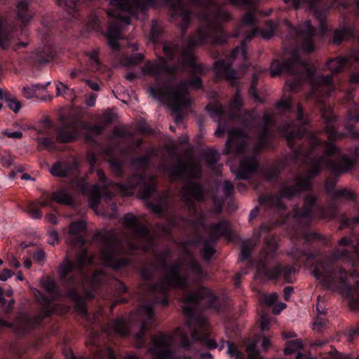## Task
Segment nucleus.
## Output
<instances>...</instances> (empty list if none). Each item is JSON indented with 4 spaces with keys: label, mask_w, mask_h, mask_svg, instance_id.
<instances>
[{
    "label": "nucleus",
    "mask_w": 359,
    "mask_h": 359,
    "mask_svg": "<svg viewBox=\"0 0 359 359\" xmlns=\"http://www.w3.org/2000/svg\"><path fill=\"white\" fill-rule=\"evenodd\" d=\"M308 126L309 121L305 118L304 109L300 104H297L296 120L288 118L279 126L281 136L286 139L291 149L290 158L294 162L307 163L309 167L308 175L305 177L297 175L282 182L276 195L260 196V205L278 212L285 210L287 205L283 198L291 201L294 197H299L303 191H310L313 187L312 178L320 175L323 167L326 166L327 159H332L336 155L339 157L337 160L340 159L343 154L335 144L336 140L346 136L359 138V130L348 123H345V133L339 132L332 124L327 123L325 130L329 141H323L310 133L307 129Z\"/></svg>",
    "instance_id": "1"
},
{
    "label": "nucleus",
    "mask_w": 359,
    "mask_h": 359,
    "mask_svg": "<svg viewBox=\"0 0 359 359\" xmlns=\"http://www.w3.org/2000/svg\"><path fill=\"white\" fill-rule=\"evenodd\" d=\"M154 152V150L150 149L144 155L131 160V165L135 172L124 183L112 182L103 170H97V177L100 184L90 185L85 181H80L77 183V189L83 194L88 195L89 205L93 209L97 208L102 198L109 203L116 194L128 196L137 192L140 198L147 201L148 206L154 212L160 214L162 211L160 203L149 201L155 194L160 196L156 177L153 175L147 177L146 175Z\"/></svg>",
    "instance_id": "2"
},
{
    "label": "nucleus",
    "mask_w": 359,
    "mask_h": 359,
    "mask_svg": "<svg viewBox=\"0 0 359 359\" xmlns=\"http://www.w3.org/2000/svg\"><path fill=\"white\" fill-rule=\"evenodd\" d=\"M61 7H65L72 18L79 19L85 13L83 8L90 7L96 0H56ZM159 4V0H109L110 8H90L87 11L88 27L97 32L103 34L107 40L109 46L114 50H119L118 40L121 38L120 22L126 25L130 23L131 18L135 14V7L146 10Z\"/></svg>",
    "instance_id": "3"
},
{
    "label": "nucleus",
    "mask_w": 359,
    "mask_h": 359,
    "mask_svg": "<svg viewBox=\"0 0 359 359\" xmlns=\"http://www.w3.org/2000/svg\"><path fill=\"white\" fill-rule=\"evenodd\" d=\"M201 24L193 35L187 37L184 46L177 42L166 41L163 46V53L168 60L172 61L179 55L184 65L190 68L192 75H202L203 67L196 62L194 49L213 41L216 44L224 45L228 43L230 35L224 28L223 24L232 19V15L220 6H215V12L210 15L203 11L197 15Z\"/></svg>",
    "instance_id": "4"
},
{
    "label": "nucleus",
    "mask_w": 359,
    "mask_h": 359,
    "mask_svg": "<svg viewBox=\"0 0 359 359\" xmlns=\"http://www.w3.org/2000/svg\"><path fill=\"white\" fill-rule=\"evenodd\" d=\"M171 254V250L168 249L158 257L159 264L165 276L150 285L152 292H158L161 295L156 298V301L166 306L169 303V292L172 290H178L183 292L182 301L184 303V312L189 316H193L194 313L190 303L197 304L203 302L208 308L217 309L218 299L212 290L203 286H201L196 291L190 290L188 276L181 274V263L176 262L172 264H168L167 259Z\"/></svg>",
    "instance_id": "5"
},
{
    "label": "nucleus",
    "mask_w": 359,
    "mask_h": 359,
    "mask_svg": "<svg viewBox=\"0 0 359 359\" xmlns=\"http://www.w3.org/2000/svg\"><path fill=\"white\" fill-rule=\"evenodd\" d=\"M287 26V33L284 43L291 49L290 57L280 61L273 60L271 64V76H279L283 73L296 77L292 81L288 83L292 92L298 90L301 86L300 76L302 72L308 67V63L300 55L299 50L306 53H312L315 50L313 38L316 34V29L310 20L305 21L299 27H295L290 22H286Z\"/></svg>",
    "instance_id": "6"
},
{
    "label": "nucleus",
    "mask_w": 359,
    "mask_h": 359,
    "mask_svg": "<svg viewBox=\"0 0 359 359\" xmlns=\"http://www.w3.org/2000/svg\"><path fill=\"white\" fill-rule=\"evenodd\" d=\"M338 244L341 247L351 246L353 252L346 248L334 250L330 256L316 261L311 273L326 290H349L351 285L348 280V271L339 266L337 261L344 259L353 262L354 257L358 255V249L347 237L341 238Z\"/></svg>",
    "instance_id": "7"
},
{
    "label": "nucleus",
    "mask_w": 359,
    "mask_h": 359,
    "mask_svg": "<svg viewBox=\"0 0 359 359\" xmlns=\"http://www.w3.org/2000/svg\"><path fill=\"white\" fill-rule=\"evenodd\" d=\"M93 263V257L87 250H82L77 254L75 261L67 255L58 267L60 281L66 289L67 297L76 304L77 309L83 315L87 314L86 299L91 300L94 299L95 295L91 291H86L84 295H81L76 285L78 278L85 277V266H90Z\"/></svg>",
    "instance_id": "8"
},
{
    "label": "nucleus",
    "mask_w": 359,
    "mask_h": 359,
    "mask_svg": "<svg viewBox=\"0 0 359 359\" xmlns=\"http://www.w3.org/2000/svg\"><path fill=\"white\" fill-rule=\"evenodd\" d=\"M156 271L157 267L154 263L143 264L138 271L140 278L145 282L147 291L153 295V298L148 302L142 304L138 310L144 318L139 322V331L134 334L140 346H143L145 344V334L155 321L154 306L156 304H159L156 301V298L160 297L161 295L158 292H152L150 288L151 284L154 283L153 282L154 274Z\"/></svg>",
    "instance_id": "9"
},
{
    "label": "nucleus",
    "mask_w": 359,
    "mask_h": 359,
    "mask_svg": "<svg viewBox=\"0 0 359 359\" xmlns=\"http://www.w3.org/2000/svg\"><path fill=\"white\" fill-rule=\"evenodd\" d=\"M170 178L175 181L186 182L182 188L180 195L182 201L190 208H195L196 201H203L205 190L203 184L187 178V167L183 163L171 166L169 169Z\"/></svg>",
    "instance_id": "10"
},
{
    "label": "nucleus",
    "mask_w": 359,
    "mask_h": 359,
    "mask_svg": "<svg viewBox=\"0 0 359 359\" xmlns=\"http://www.w3.org/2000/svg\"><path fill=\"white\" fill-rule=\"evenodd\" d=\"M264 243L270 252L263 250L262 252L264 254L263 259L258 264L259 269L262 271L264 276L270 280H277L282 279L286 283H292L293 277L296 272L295 269L292 266L283 265L281 264H278L272 268H269L267 266L269 259L275 257L278 249V244L275 238L268 235L264 238Z\"/></svg>",
    "instance_id": "11"
},
{
    "label": "nucleus",
    "mask_w": 359,
    "mask_h": 359,
    "mask_svg": "<svg viewBox=\"0 0 359 359\" xmlns=\"http://www.w3.org/2000/svg\"><path fill=\"white\" fill-rule=\"evenodd\" d=\"M86 345L90 352V356L78 357L70 350L65 353V359H118L112 347L107 344H102L100 332L90 328ZM126 359H140L138 356L127 353Z\"/></svg>",
    "instance_id": "12"
},
{
    "label": "nucleus",
    "mask_w": 359,
    "mask_h": 359,
    "mask_svg": "<svg viewBox=\"0 0 359 359\" xmlns=\"http://www.w3.org/2000/svg\"><path fill=\"white\" fill-rule=\"evenodd\" d=\"M350 58L342 56L329 59L325 64V67L327 69L330 70L331 73L327 75H319L315 78L312 84L313 93H321L323 91H325V95H331L335 88L333 81V74L342 72L344 68L346 65H350Z\"/></svg>",
    "instance_id": "13"
},
{
    "label": "nucleus",
    "mask_w": 359,
    "mask_h": 359,
    "mask_svg": "<svg viewBox=\"0 0 359 359\" xmlns=\"http://www.w3.org/2000/svg\"><path fill=\"white\" fill-rule=\"evenodd\" d=\"M293 215L297 221L305 220L306 224L315 218L325 219L328 217L327 209L319 203V196L313 193L306 194L303 201L302 207L295 205Z\"/></svg>",
    "instance_id": "14"
},
{
    "label": "nucleus",
    "mask_w": 359,
    "mask_h": 359,
    "mask_svg": "<svg viewBox=\"0 0 359 359\" xmlns=\"http://www.w3.org/2000/svg\"><path fill=\"white\" fill-rule=\"evenodd\" d=\"M100 239L104 245L101 252L102 257L108 267L118 271L132 264L131 259L119 257L121 252L117 246L116 238L111 232L100 235Z\"/></svg>",
    "instance_id": "15"
},
{
    "label": "nucleus",
    "mask_w": 359,
    "mask_h": 359,
    "mask_svg": "<svg viewBox=\"0 0 359 359\" xmlns=\"http://www.w3.org/2000/svg\"><path fill=\"white\" fill-rule=\"evenodd\" d=\"M354 164V160L348 154L341 156L339 160L327 159L326 168L330 175L325 180L324 188L327 194L332 196L337 190L336 185L339 177L351 170Z\"/></svg>",
    "instance_id": "16"
},
{
    "label": "nucleus",
    "mask_w": 359,
    "mask_h": 359,
    "mask_svg": "<svg viewBox=\"0 0 359 359\" xmlns=\"http://www.w3.org/2000/svg\"><path fill=\"white\" fill-rule=\"evenodd\" d=\"M159 1L169 8L171 12V20L177 22L180 31L181 35L179 40H184L187 29L192 22L194 12L187 8L184 0H159Z\"/></svg>",
    "instance_id": "17"
},
{
    "label": "nucleus",
    "mask_w": 359,
    "mask_h": 359,
    "mask_svg": "<svg viewBox=\"0 0 359 359\" xmlns=\"http://www.w3.org/2000/svg\"><path fill=\"white\" fill-rule=\"evenodd\" d=\"M240 55L243 60L248 57L245 41H242L239 46L235 47L230 55L215 62L214 70L219 79H225L233 84L235 83L237 76L236 70L232 68V62Z\"/></svg>",
    "instance_id": "18"
},
{
    "label": "nucleus",
    "mask_w": 359,
    "mask_h": 359,
    "mask_svg": "<svg viewBox=\"0 0 359 359\" xmlns=\"http://www.w3.org/2000/svg\"><path fill=\"white\" fill-rule=\"evenodd\" d=\"M259 165L256 156H245L241 158L237 167L231 168V171L236 180H248L257 172Z\"/></svg>",
    "instance_id": "19"
},
{
    "label": "nucleus",
    "mask_w": 359,
    "mask_h": 359,
    "mask_svg": "<svg viewBox=\"0 0 359 359\" xmlns=\"http://www.w3.org/2000/svg\"><path fill=\"white\" fill-rule=\"evenodd\" d=\"M123 223L124 226L130 229L133 235L137 239L151 243L153 238L149 227L141 223L138 218L133 214L129 213L123 217Z\"/></svg>",
    "instance_id": "20"
},
{
    "label": "nucleus",
    "mask_w": 359,
    "mask_h": 359,
    "mask_svg": "<svg viewBox=\"0 0 359 359\" xmlns=\"http://www.w3.org/2000/svg\"><path fill=\"white\" fill-rule=\"evenodd\" d=\"M56 298L42 294L39 299L41 309L39 313L30 319V324L33 328L38 329L44 325V320L50 317L55 311L52 302Z\"/></svg>",
    "instance_id": "21"
},
{
    "label": "nucleus",
    "mask_w": 359,
    "mask_h": 359,
    "mask_svg": "<svg viewBox=\"0 0 359 359\" xmlns=\"http://www.w3.org/2000/svg\"><path fill=\"white\" fill-rule=\"evenodd\" d=\"M132 320H128L123 317L114 320L111 323L101 327V330L107 337L111 332L119 335L121 337H127L133 334L131 331Z\"/></svg>",
    "instance_id": "22"
},
{
    "label": "nucleus",
    "mask_w": 359,
    "mask_h": 359,
    "mask_svg": "<svg viewBox=\"0 0 359 359\" xmlns=\"http://www.w3.org/2000/svg\"><path fill=\"white\" fill-rule=\"evenodd\" d=\"M330 1V4L327 6V10H330L334 7H341L344 9H347L350 6V3L348 0ZM291 1L295 9H299L302 5L306 4L310 9L318 11L321 6L323 0H292Z\"/></svg>",
    "instance_id": "23"
},
{
    "label": "nucleus",
    "mask_w": 359,
    "mask_h": 359,
    "mask_svg": "<svg viewBox=\"0 0 359 359\" xmlns=\"http://www.w3.org/2000/svg\"><path fill=\"white\" fill-rule=\"evenodd\" d=\"M150 352L156 359H176L175 351L167 341V337L165 334H163L161 339L154 341Z\"/></svg>",
    "instance_id": "24"
},
{
    "label": "nucleus",
    "mask_w": 359,
    "mask_h": 359,
    "mask_svg": "<svg viewBox=\"0 0 359 359\" xmlns=\"http://www.w3.org/2000/svg\"><path fill=\"white\" fill-rule=\"evenodd\" d=\"M202 302L198 304H189L191 308L194 309L193 316H189L184 312V305L182 306V312L187 318L186 325L191 330V338L195 341H202V334L198 329V326L203 325L204 320L197 316L196 309L201 306Z\"/></svg>",
    "instance_id": "25"
},
{
    "label": "nucleus",
    "mask_w": 359,
    "mask_h": 359,
    "mask_svg": "<svg viewBox=\"0 0 359 359\" xmlns=\"http://www.w3.org/2000/svg\"><path fill=\"white\" fill-rule=\"evenodd\" d=\"M86 231V222L83 220H78L70 223L69 232L72 237L73 246L82 248L86 243L84 234Z\"/></svg>",
    "instance_id": "26"
},
{
    "label": "nucleus",
    "mask_w": 359,
    "mask_h": 359,
    "mask_svg": "<svg viewBox=\"0 0 359 359\" xmlns=\"http://www.w3.org/2000/svg\"><path fill=\"white\" fill-rule=\"evenodd\" d=\"M209 227L210 232L209 237L206 239L212 241L213 245H216L221 238H229L231 236L230 224L226 219H221L217 223H212Z\"/></svg>",
    "instance_id": "27"
},
{
    "label": "nucleus",
    "mask_w": 359,
    "mask_h": 359,
    "mask_svg": "<svg viewBox=\"0 0 359 359\" xmlns=\"http://www.w3.org/2000/svg\"><path fill=\"white\" fill-rule=\"evenodd\" d=\"M205 109L210 114L211 118L218 122L217 128L215 133V136L217 137H223L227 126L225 123H222V117L224 115L222 105L218 103H209L207 104Z\"/></svg>",
    "instance_id": "28"
},
{
    "label": "nucleus",
    "mask_w": 359,
    "mask_h": 359,
    "mask_svg": "<svg viewBox=\"0 0 359 359\" xmlns=\"http://www.w3.org/2000/svg\"><path fill=\"white\" fill-rule=\"evenodd\" d=\"M241 136V132L238 130H231L229 132V137L222 151L224 155H238L243 151L245 145L243 143L238 142L236 140V138Z\"/></svg>",
    "instance_id": "29"
},
{
    "label": "nucleus",
    "mask_w": 359,
    "mask_h": 359,
    "mask_svg": "<svg viewBox=\"0 0 359 359\" xmlns=\"http://www.w3.org/2000/svg\"><path fill=\"white\" fill-rule=\"evenodd\" d=\"M128 287L121 280L114 279L113 280V294L110 310L112 312L114 309L120 304H125L128 302V297H121L123 294H128Z\"/></svg>",
    "instance_id": "30"
},
{
    "label": "nucleus",
    "mask_w": 359,
    "mask_h": 359,
    "mask_svg": "<svg viewBox=\"0 0 359 359\" xmlns=\"http://www.w3.org/2000/svg\"><path fill=\"white\" fill-rule=\"evenodd\" d=\"M33 0H20L16 5V13L18 18L26 26L32 19L34 12L30 7Z\"/></svg>",
    "instance_id": "31"
},
{
    "label": "nucleus",
    "mask_w": 359,
    "mask_h": 359,
    "mask_svg": "<svg viewBox=\"0 0 359 359\" xmlns=\"http://www.w3.org/2000/svg\"><path fill=\"white\" fill-rule=\"evenodd\" d=\"M15 32V27L0 18V46L2 48L6 49L10 46L11 40L14 37Z\"/></svg>",
    "instance_id": "32"
},
{
    "label": "nucleus",
    "mask_w": 359,
    "mask_h": 359,
    "mask_svg": "<svg viewBox=\"0 0 359 359\" xmlns=\"http://www.w3.org/2000/svg\"><path fill=\"white\" fill-rule=\"evenodd\" d=\"M355 37V27L354 25H343L333 33V43L339 45L344 40Z\"/></svg>",
    "instance_id": "33"
},
{
    "label": "nucleus",
    "mask_w": 359,
    "mask_h": 359,
    "mask_svg": "<svg viewBox=\"0 0 359 359\" xmlns=\"http://www.w3.org/2000/svg\"><path fill=\"white\" fill-rule=\"evenodd\" d=\"M163 69L173 73L176 71V67L168 65L165 61H163L162 65L153 64L150 61H147L142 68V72L145 74L156 76L160 75Z\"/></svg>",
    "instance_id": "34"
},
{
    "label": "nucleus",
    "mask_w": 359,
    "mask_h": 359,
    "mask_svg": "<svg viewBox=\"0 0 359 359\" xmlns=\"http://www.w3.org/2000/svg\"><path fill=\"white\" fill-rule=\"evenodd\" d=\"M273 122V116L268 114L265 113L262 117V130L260 136V144L262 146H265L267 143L268 138L269 137V130L270 127Z\"/></svg>",
    "instance_id": "35"
},
{
    "label": "nucleus",
    "mask_w": 359,
    "mask_h": 359,
    "mask_svg": "<svg viewBox=\"0 0 359 359\" xmlns=\"http://www.w3.org/2000/svg\"><path fill=\"white\" fill-rule=\"evenodd\" d=\"M180 90L186 93L189 87L194 89H202L203 88V83L200 76L192 75L189 81H184L180 83Z\"/></svg>",
    "instance_id": "36"
},
{
    "label": "nucleus",
    "mask_w": 359,
    "mask_h": 359,
    "mask_svg": "<svg viewBox=\"0 0 359 359\" xmlns=\"http://www.w3.org/2000/svg\"><path fill=\"white\" fill-rule=\"evenodd\" d=\"M279 26V23L273 20H267L264 22L261 29V36L264 39H270L274 35Z\"/></svg>",
    "instance_id": "37"
},
{
    "label": "nucleus",
    "mask_w": 359,
    "mask_h": 359,
    "mask_svg": "<svg viewBox=\"0 0 359 359\" xmlns=\"http://www.w3.org/2000/svg\"><path fill=\"white\" fill-rule=\"evenodd\" d=\"M99 48H95L86 53L88 57V65L92 71H98L102 69V62L99 59Z\"/></svg>",
    "instance_id": "38"
},
{
    "label": "nucleus",
    "mask_w": 359,
    "mask_h": 359,
    "mask_svg": "<svg viewBox=\"0 0 359 359\" xmlns=\"http://www.w3.org/2000/svg\"><path fill=\"white\" fill-rule=\"evenodd\" d=\"M69 170L68 163L57 161L53 164L50 172L55 177H66L69 172Z\"/></svg>",
    "instance_id": "39"
},
{
    "label": "nucleus",
    "mask_w": 359,
    "mask_h": 359,
    "mask_svg": "<svg viewBox=\"0 0 359 359\" xmlns=\"http://www.w3.org/2000/svg\"><path fill=\"white\" fill-rule=\"evenodd\" d=\"M276 108L282 114H292L294 111L293 106V99L291 97L288 98H282L276 104Z\"/></svg>",
    "instance_id": "40"
},
{
    "label": "nucleus",
    "mask_w": 359,
    "mask_h": 359,
    "mask_svg": "<svg viewBox=\"0 0 359 359\" xmlns=\"http://www.w3.org/2000/svg\"><path fill=\"white\" fill-rule=\"evenodd\" d=\"M77 138L76 131H69L65 128L58 130L56 139L60 143H70Z\"/></svg>",
    "instance_id": "41"
},
{
    "label": "nucleus",
    "mask_w": 359,
    "mask_h": 359,
    "mask_svg": "<svg viewBox=\"0 0 359 359\" xmlns=\"http://www.w3.org/2000/svg\"><path fill=\"white\" fill-rule=\"evenodd\" d=\"M109 164L111 172L118 178L124 177V165L121 160L113 157L109 160Z\"/></svg>",
    "instance_id": "42"
},
{
    "label": "nucleus",
    "mask_w": 359,
    "mask_h": 359,
    "mask_svg": "<svg viewBox=\"0 0 359 359\" xmlns=\"http://www.w3.org/2000/svg\"><path fill=\"white\" fill-rule=\"evenodd\" d=\"M163 29L161 25L157 20H153L151 21V26L150 30V39L154 43H159L160 40L163 37Z\"/></svg>",
    "instance_id": "43"
},
{
    "label": "nucleus",
    "mask_w": 359,
    "mask_h": 359,
    "mask_svg": "<svg viewBox=\"0 0 359 359\" xmlns=\"http://www.w3.org/2000/svg\"><path fill=\"white\" fill-rule=\"evenodd\" d=\"M216 250L212 241L206 238L203 241V248L201 250V254L204 261L210 262L215 254Z\"/></svg>",
    "instance_id": "44"
},
{
    "label": "nucleus",
    "mask_w": 359,
    "mask_h": 359,
    "mask_svg": "<svg viewBox=\"0 0 359 359\" xmlns=\"http://www.w3.org/2000/svg\"><path fill=\"white\" fill-rule=\"evenodd\" d=\"M56 95L57 96H62L66 100L73 102L76 95L73 89L69 88L67 85L60 82L56 86Z\"/></svg>",
    "instance_id": "45"
},
{
    "label": "nucleus",
    "mask_w": 359,
    "mask_h": 359,
    "mask_svg": "<svg viewBox=\"0 0 359 359\" xmlns=\"http://www.w3.org/2000/svg\"><path fill=\"white\" fill-rule=\"evenodd\" d=\"M255 243L252 240L245 241L242 243L239 260L242 262L251 257L252 252Z\"/></svg>",
    "instance_id": "46"
},
{
    "label": "nucleus",
    "mask_w": 359,
    "mask_h": 359,
    "mask_svg": "<svg viewBox=\"0 0 359 359\" xmlns=\"http://www.w3.org/2000/svg\"><path fill=\"white\" fill-rule=\"evenodd\" d=\"M43 286L47 293L53 298H57L60 296V291L54 280L47 278L43 282Z\"/></svg>",
    "instance_id": "47"
},
{
    "label": "nucleus",
    "mask_w": 359,
    "mask_h": 359,
    "mask_svg": "<svg viewBox=\"0 0 359 359\" xmlns=\"http://www.w3.org/2000/svg\"><path fill=\"white\" fill-rule=\"evenodd\" d=\"M280 168L278 165H272L266 168L264 171V176L267 181L273 182L280 178Z\"/></svg>",
    "instance_id": "48"
},
{
    "label": "nucleus",
    "mask_w": 359,
    "mask_h": 359,
    "mask_svg": "<svg viewBox=\"0 0 359 359\" xmlns=\"http://www.w3.org/2000/svg\"><path fill=\"white\" fill-rule=\"evenodd\" d=\"M52 201L65 205H70L72 203L71 196L65 190L54 192L52 194Z\"/></svg>",
    "instance_id": "49"
},
{
    "label": "nucleus",
    "mask_w": 359,
    "mask_h": 359,
    "mask_svg": "<svg viewBox=\"0 0 359 359\" xmlns=\"http://www.w3.org/2000/svg\"><path fill=\"white\" fill-rule=\"evenodd\" d=\"M204 157L207 163L211 166H215L220 159V154L215 149H208L204 151Z\"/></svg>",
    "instance_id": "50"
},
{
    "label": "nucleus",
    "mask_w": 359,
    "mask_h": 359,
    "mask_svg": "<svg viewBox=\"0 0 359 359\" xmlns=\"http://www.w3.org/2000/svg\"><path fill=\"white\" fill-rule=\"evenodd\" d=\"M335 199H344L347 201H355L357 198L356 194L351 190L344 188L337 189L332 195Z\"/></svg>",
    "instance_id": "51"
},
{
    "label": "nucleus",
    "mask_w": 359,
    "mask_h": 359,
    "mask_svg": "<svg viewBox=\"0 0 359 359\" xmlns=\"http://www.w3.org/2000/svg\"><path fill=\"white\" fill-rule=\"evenodd\" d=\"M303 347L302 341L300 339L290 340L285 343L284 353L286 355L294 353L296 351Z\"/></svg>",
    "instance_id": "52"
},
{
    "label": "nucleus",
    "mask_w": 359,
    "mask_h": 359,
    "mask_svg": "<svg viewBox=\"0 0 359 359\" xmlns=\"http://www.w3.org/2000/svg\"><path fill=\"white\" fill-rule=\"evenodd\" d=\"M150 95L156 100L163 102L166 99V93L165 90L159 86H150L148 88Z\"/></svg>",
    "instance_id": "53"
},
{
    "label": "nucleus",
    "mask_w": 359,
    "mask_h": 359,
    "mask_svg": "<svg viewBox=\"0 0 359 359\" xmlns=\"http://www.w3.org/2000/svg\"><path fill=\"white\" fill-rule=\"evenodd\" d=\"M55 57V53L52 51L45 50L38 51L36 55V60L41 64H46L51 62Z\"/></svg>",
    "instance_id": "54"
},
{
    "label": "nucleus",
    "mask_w": 359,
    "mask_h": 359,
    "mask_svg": "<svg viewBox=\"0 0 359 359\" xmlns=\"http://www.w3.org/2000/svg\"><path fill=\"white\" fill-rule=\"evenodd\" d=\"M259 77L256 74L252 75V81L250 86L248 89V93L249 95L257 102H262V100L261 97H259L257 86L258 83Z\"/></svg>",
    "instance_id": "55"
},
{
    "label": "nucleus",
    "mask_w": 359,
    "mask_h": 359,
    "mask_svg": "<svg viewBox=\"0 0 359 359\" xmlns=\"http://www.w3.org/2000/svg\"><path fill=\"white\" fill-rule=\"evenodd\" d=\"M27 210L29 215L34 219H40L42 217L41 210L39 204L35 201H30L27 204Z\"/></svg>",
    "instance_id": "56"
},
{
    "label": "nucleus",
    "mask_w": 359,
    "mask_h": 359,
    "mask_svg": "<svg viewBox=\"0 0 359 359\" xmlns=\"http://www.w3.org/2000/svg\"><path fill=\"white\" fill-rule=\"evenodd\" d=\"M36 140L38 142L39 150H41L42 147L48 150L53 149L55 148V142L52 137H37Z\"/></svg>",
    "instance_id": "57"
},
{
    "label": "nucleus",
    "mask_w": 359,
    "mask_h": 359,
    "mask_svg": "<svg viewBox=\"0 0 359 359\" xmlns=\"http://www.w3.org/2000/svg\"><path fill=\"white\" fill-rule=\"evenodd\" d=\"M230 108L231 110L239 112L243 107V101L240 95L239 89H237L232 100L230 102Z\"/></svg>",
    "instance_id": "58"
},
{
    "label": "nucleus",
    "mask_w": 359,
    "mask_h": 359,
    "mask_svg": "<svg viewBox=\"0 0 359 359\" xmlns=\"http://www.w3.org/2000/svg\"><path fill=\"white\" fill-rule=\"evenodd\" d=\"M4 100L7 102L9 109L13 110L15 113H18L21 108L20 102L11 97V95L8 92H4Z\"/></svg>",
    "instance_id": "59"
},
{
    "label": "nucleus",
    "mask_w": 359,
    "mask_h": 359,
    "mask_svg": "<svg viewBox=\"0 0 359 359\" xmlns=\"http://www.w3.org/2000/svg\"><path fill=\"white\" fill-rule=\"evenodd\" d=\"M189 269L196 276H201L203 274V269L199 262L194 257H191L187 264Z\"/></svg>",
    "instance_id": "60"
},
{
    "label": "nucleus",
    "mask_w": 359,
    "mask_h": 359,
    "mask_svg": "<svg viewBox=\"0 0 359 359\" xmlns=\"http://www.w3.org/2000/svg\"><path fill=\"white\" fill-rule=\"evenodd\" d=\"M241 23L245 26L254 27L257 23L255 13L252 12L245 13L241 19Z\"/></svg>",
    "instance_id": "61"
},
{
    "label": "nucleus",
    "mask_w": 359,
    "mask_h": 359,
    "mask_svg": "<svg viewBox=\"0 0 359 359\" xmlns=\"http://www.w3.org/2000/svg\"><path fill=\"white\" fill-rule=\"evenodd\" d=\"M144 56L142 53H133L126 58V64L130 66H135L142 62L144 60Z\"/></svg>",
    "instance_id": "62"
},
{
    "label": "nucleus",
    "mask_w": 359,
    "mask_h": 359,
    "mask_svg": "<svg viewBox=\"0 0 359 359\" xmlns=\"http://www.w3.org/2000/svg\"><path fill=\"white\" fill-rule=\"evenodd\" d=\"M223 193L226 198H229L234 194L235 187L231 181L224 180L223 184Z\"/></svg>",
    "instance_id": "63"
},
{
    "label": "nucleus",
    "mask_w": 359,
    "mask_h": 359,
    "mask_svg": "<svg viewBox=\"0 0 359 359\" xmlns=\"http://www.w3.org/2000/svg\"><path fill=\"white\" fill-rule=\"evenodd\" d=\"M278 295L276 292L266 294L262 297V302L264 304L271 306L278 300Z\"/></svg>",
    "instance_id": "64"
}]
</instances>
